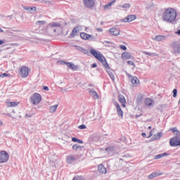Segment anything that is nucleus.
<instances>
[{"label": "nucleus", "instance_id": "nucleus-1", "mask_svg": "<svg viewBox=\"0 0 180 180\" xmlns=\"http://www.w3.org/2000/svg\"><path fill=\"white\" fill-rule=\"evenodd\" d=\"M162 20L167 23H174L176 20V11L172 8H165L162 13Z\"/></svg>", "mask_w": 180, "mask_h": 180}, {"label": "nucleus", "instance_id": "nucleus-19", "mask_svg": "<svg viewBox=\"0 0 180 180\" xmlns=\"http://www.w3.org/2000/svg\"><path fill=\"white\" fill-rule=\"evenodd\" d=\"M167 155H169L167 153H161L159 155H156L155 156V160H160V158H162L163 157H167Z\"/></svg>", "mask_w": 180, "mask_h": 180}, {"label": "nucleus", "instance_id": "nucleus-9", "mask_svg": "<svg viewBox=\"0 0 180 180\" xmlns=\"http://www.w3.org/2000/svg\"><path fill=\"white\" fill-rule=\"evenodd\" d=\"M79 157L78 155H68L67 157L66 161L68 164H72L74 161H77L78 160Z\"/></svg>", "mask_w": 180, "mask_h": 180}, {"label": "nucleus", "instance_id": "nucleus-44", "mask_svg": "<svg viewBox=\"0 0 180 180\" xmlns=\"http://www.w3.org/2000/svg\"><path fill=\"white\" fill-rule=\"evenodd\" d=\"M177 94H178V90H176V89H174L173 90V98H176Z\"/></svg>", "mask_w": 180, "mask_h": 180}, {"label": "nucleus", "instance_id": "nucleus-6", "mask_svg": "<svg viewBox=\"0 0 180 180\" xmlns=\"http://www.w3.org/2000/svg\"><path fill=\"white\" fill-rule=\"evenodd\" d=\"M169 144L172 147H178L180 146V136H174L169 141Z\"/></svg>", "mask_w": 180, "mask_h": 180}, {"label": "nucleus", "instance_id": "nucleus-57", "mask_svg": "<svg viewBox=\"0 0 180 180\" xmlns=\"http://www.w3.org/2000/svg\"><path fill=\"white\" fill-rule=\"evenodd\" d=\"M4 124V122H2V120H0V126H2Z\"/></svg>", "mask_w": 180, "mask_h": 180}, {"label": "nucleus", "instance_id": "nucleus-30", "mask_svg": "<svg viewBox=\"0 0 180 180\" xmlns=\"http://www.w3.org/2000/svg\"><path fill=\"white\" fill-rule=\"evenodd\" d=\"M107 72H108L110 78H111L112 81L115 82V75H113V72H112L110 70H107Z\"/></svg>", "mask_w": 180, "mask_h": 180}, {"label": "nucleus", "instance_id": "nucleus-35", "mask_svg": "<svg viewBox=\"0 0 180 180\" xmlns=\"http://www.w3.org/2000/svg\"><path fill=\"white\" fill-rule=\"evenodd\" d=\"M81 148H82V147H81V146H79L77 144H75L72 146V149L75 150V151H77V150H81Z\"/></svg>", "mask_w": 180, "mask_h": 180}, {"label": "nucleus", "instance_id": "nucleus-34", "mask_svg": "<svg viewBox=\"0 0 180 180\" xmlns=\"http://www.w3.org/2000/svg\"><path fill=\"white\" fill-rule=\"evenodd\" d=\"M105 151H108V153H112V151H115V146H110L105 148Z\"/></svg>", "mask_w": 180, "mask_h": 180}, {"label": "nucleus", "instance_id": "nucleus-12", "mask_svg": "<svg viewBox=\"0 0 180 180\" xmlns=\"http://www.w3.org/2000/svg\"><path fill=\"white\" fill-rule=\"evenodd\" d=\"M109 32L112 36H119L120 34V30L112 27L109 30Z\"/></svg>", "mask_w": 180, "mask_h": 180}, {"label": "nucleus", "instance_id": "nucleus-33", "mask_svg": "<svg viewBox=\"0 0 180 180\" xmlns=\"http://www.w3.org/2000/svg\"><path fill=\"white\" fill-rule=\"evenodd\" d=\"M18 105H19V103L15 102V101L10 102L8 103V106L11 107V108H15V107L18 106Z\"/></svg>", "mask_w": 180, "mask_h": 180}, {"label": "nucleus", "instance_id": "nucleus-5", "mask_svg": "<svg viewBox=\"0 0 180 180\" xmlns=\"http://www.w3.org/2000/svg\"><path fill=\"white\" fill-rule=\"evenodd\" d=\"M9 160V155L5 150H2L0 152V164H4L5 162H8Z\"/></svg>", "mask_w": 180, "mask_h": 180}, {"label": "nucleus", "instance_id": "nucleus-26", "mask_svg": "<svg viewBox=\"0 0 180 180\" xmlns=\"http://www.w3.org/2000/svg\"><path fill=\"white\" fill-rule=\"evenodd\" d=\"M118 99H119V102H120V103H126V98H124V96L120 95L118 96Z\"/></svg>", "mask_w": 180, "mask_h": 180}, {"label": "nucleus", "instance_id": "nucleus-20", "mask_svg": "<svg viewBox=\"0 0 180 180\" xmlns=\"http://www.w3.org/2000/svg\"><path fill=\"white\" fill-rule=\"evenodd\" d=\"M170 131H173L175 137H179L180 132L176 128H171Z\"/></svg>", "mask_w": 180, "mask_h": 180}, {"label": "nucleus", "instance_id": "nucleus-48", "mask_svg": "<svg viewBox=\"0 0 180 180\" xmlns=\"http://www.w3.org/2000/svg\"><path fill=\"white\" fill-rule=\"evenodd\" d=\"M120 49H121V50H124V51L127 50V47H126V46H124V45H120Z\"/></svg>", "mask_w": 180, "mask_h": 180}, {"label": "nucleus", "instance_id": "nucleus-18", "mask_svg": "<svg viewBox=\"0 0 180 180\" xmlns=\"http://www.w3.org/2000/svg\"><path fill=\"white\" fill-rule=\"evenodd\" d=\"M162 136V132H158V134H155L152 137V141H155V140H159V139H161V136Z\"/></svg>", "mask_w": 180, "mask_h": 180}, {"label": "nucleus", "instance_id": "nucleus-15", "mask_svg": "<svg viewBox=\"0 0 180 180\" xmlns=\"http://www.w3.org/2000/svg\"><path fill=\"white\" fill-rule=\"evenodd\" d=\"M89 94L94 99H99V95H98V93L96 91L94 90H89Z\"/></svg>", "mask_w": 180, "mask_h": 180}, {"label": "nucleus", "instance_id": "nucleus-59", "mask_svg": "<svg viewBox=\"0 0 180 180\" xmlns=\"http://www.w3.org/2000/svg\"><path fill=\"white\" fill-rule=\"evenodd\" d=\"M122 106H123L124 108H126V105H124V103H122Z\"/></svg>", "mask_w": 180, "mask_h": 180}, {"label": "nucleus", "instance_id": "nucleus-58", "mask_svg": "<svg viewBox=\"0 0 180 180\" xmlns=\"http://www.w3.org/2000/svg\"><path fill=\"white\" fill-rule=\"evenodd\" d=\"M0 32H1V33H4V30H1V29L0 28Z\"/></svg>", "mask_w": 180, "mask_h": 180}, {"label": "nucleus", "instance_id": "nucleus-10", "mask_svg": "<svg viewBox=\"0 0 180 180\" xmlns=\"http://www.w3.org/2000/svg\"><path fill=\"white\" fill-rule=\"evenodd\" d=\"M114 105L117 108V113L119 117H123V110H122V108H120V105H119V103L115 101Z\"/></svg>", "mask_w": 180, "mask_h": 180}, {"label": "nucleus", "instance_id": "nucleus-16", "mask_svg": "<svg viewBox=\"0 0 180 180\" xmlns=\"http://www.w3.org/2000/svg\"><path fill=\"white\" fill-rule=\"evenodd\" d=\"M23 8L25 11H28V12H30V13H34V12H36L37 8L36 7H27V6H25L23 7Z\"/></svg>", "mask_w": 180, "mask_h": 180}, {"label": "nucleus", "instance_id": "nucleus-24", "mask_svg": "<svg viewBox=\"0 0 180 180\" xmlns=\"http://www.w3.org/2000/svg\"><path fill=\"white\" fill-rule=\"evenodd\" d=\"M77 34H78V30L77 29V27H75L70 34V37H75V36H77Z\"/></svg>", "mask_w": 180, "mask_h": 180}, {"label": "nucleus", "instance_id": "nucleus-25", "mask_svg": "<svg viewBox=\"0 0 180 180\" xmlns=\"http://www.w3.org/2000/svg\"><path fill=\"white\" fill-rule=\"evenodd\" d=\"M145 103L146 106H153V100L151 98H146Z\"/></svg>", "mask_w": 180, "mask_h": 180}, {"label": "nucleus", "instance_id": "nucleus-29", "mask_svg": "<svg viewBox=\"0 0 180 180\" xmlns=\"http://www.w3.org/2000/svg\"><path fill=\"white\" fill-rule=\"evenodd\" d=\"M89 35V34H86L85 32H82L80 34V37H82V39L83 40H88Z\"/></svg>", "mask_w": 180, "mask_h": 180}, {"label": "nucleus", "instance_id": "nucleus-56", "mask_svg": "<svg viewBox=\"0 0 180 180\" xmlns=\"http://www.w3.org/2000/svg\"><path fill=\"white\" fill-rule=\"evenodd\" d=\"M141 136H142V137H146L147 134L146 133H142Z\"/></svg>", "mask_w": 180, "mask_h": 180}, {"label": "nucleus", "instance_id": "nucleus-54", "mask_svg": "<svg viewBox=\"0 0 180 180\" xmlns=\"http://www.w3.org/2000/svg\"><path fill=\"white\" fill-rule=\"evenodd\" d=\"M176 34H178L179 36H180V30H178L176 32Z\"/></svg>", "mask_w": 180, "mask_h": 180}, {"label": "nucleus", "instance_id": "nucleus-2", "mask_svg": "<svg viewBox=\"0 0 180 180\" xmlns=\"http://www.w3.org/2000/svg\"><path fill=\"white\" fill-rule=\"evenodd\" d=\"M91 54L95 57L106 68L107 70H109V64H108V62L106 61V59L105 58V56L101 53V52H98L95 49H91L90 50Z\"/></svg>", "mask_w": 180, "mask_h": 180}, {"label": "nucleus", "instance_id": "nucleus-62", "mask_svg": "<svg viewBox=\"0 0 180 180\" xmlns=\"http://www.w3.org/2000/svg\"><path fill=\"white\" fill-rule=\"evenodd\" d=\"M101 25H103V22H101Z\"/></svg>", "mask_w": 180, "mask_h": 180}, {"label": "nucleus", "instance_id": "nucleus-53", "mask_svg": "<svg viewBox=\"0 0 180 180\" xmlns=\"http://www.w3.org/2000/svg\"><path fill=\"white\" fill-rule=\"evenodd\" d=\"M5 43V41L0 39V46H2Z\"/></svg>", "mask_w": 180, "mask_h": 180}, {"label": "nucleus", "instance_id": "nucleus-47", "mask_svg": "<svg viewBox=\"0 0 180 180\" xmlns=\"http://www.w3.org/2000/svg\"><path fill=\"white\" fill-rule=\"evenodd\" d=\"M144 54H146V56H157L156 53H150V52H143Z\"/></svg>", "mask_w": 180, "mask_h": 180}, {"label": "nucleus", "instance_id": "nucleus-60", "mask_svg": "<svg viewBox=\"0 0 180 180\" xmlns=\"http://www.w3.org/2000/svg\"><path fill=\"white\" fill-rule=\"evenodd\" d=\"M148 129H151V126L148 127Z\"/></svg>", "mask_w": 180, "mask_h": 180}, {"label": "nucleus", "instance_id": "nucleus-14", "mask_svg": "<svg viewBox=\"0 0 180 180\" xmlns=\"http://www.w3.org/2000/svg\"><path fill=\"white\" fill-rule=\"evenodd\" d=\"M167 37L165 35H158L153 39L156 41H164V40H167Z\"/></svg>", "mask_w": 180, "mask_h": 180}, {"label": "nucleus", "instance_id": "nucleus-42", "mask_svg": "<svg viewBox=\"0 0 180 180\" xmlns=\"http://www.w3.org/2000/svg\"><path fill=\"white\" fill-rule=\"evenodd\" d=\"M78 129H79L80 130H84V129H86V125H85V124L79 125L78 127Z\"/></svg>", "mask_w": 180, "mask_h": 180}, {"label": "nucleus", "instance_id": "nucleus-51", "mask_svg": "<svg viewBox=\"0 0 180 180\" xmlns=\"http://www.w3.org/2000/svg\"><path fill=\"white\" fill-rule=\"evenodd\" d=\"M43 90H44V91H49V86H44L43 87Z\"/></svg>", "mask_w": 180, "mask_h": 180}, {"label": "nucleus", "instance_id": "nucleus-61", "mask_svg": "<svg viewBox=\"0 0 180 180\" xmlns=\"http://www.w3.org/2000/svg\"><path fill=\"white\" fill-rule=\"evenodd\" d=\"M140 117V116H139V115H136V117Z\"/></svg>", "mask_w": 180, "mask_h": 180}, {"label": "nucleus", "instance_id": "nucleus-41", "mask_svg": "<svg viewBox=\"0 0 180 180\" xmlns=\"http://www.w3.org/2000/svg\"><path fill=\"white\" fill-rule=\"evenodd\" d=\"M80 51H81V53H83L84 54H88V53H89L88 50H86L82 47L81 48Z\"/></svg>", "mask_w": 180, "mask_h": 180}, {"label": "nucleus", "instance_id": "nucleus-3", "mask_svg": "<svg viewBox=\"0 0 180 180\" xmlns=\"http://www.w3.org/2000/svg\"><path fill=\"white\" fill-rule=\"evenodd\" d=\"M30 102L32 105H39L41 102V95L34 93L30 96Z\"/></svg>", "mask_w": 180, "mask_h": 180}, {"label": "nucleus", "instance_id": "nucleus-43", "mask_svg": "<svg viewBox=\"0 0 180 180\" xmlns=\"http://www.w3.org/2000/svg\"><path fill=\"white\" fill-rule=\"evenodd\" d=\"M72 180H84V179L82 176H77L76 177H74Z\"/></svg>", "mask_w": 180, "mask_h": 180}, {"label": "nucleus", "instance_id": "nucleus-8", "mask_svg": "<svg viewBox=\"0 0 180 180\" xmlns=\"http://www.w3.org/2000/svg\"><path fill=\"white\" fill-rule=\"evenodd\" d=\"M129 81L133 84L134 86H138L140 84V80L137 77H133L130 75H128Z\"/></svg>", "mask_w": 180, "mask_h": 180}, {"label": "nucleus", "instance_id": "nucleus-55", "mask_svg": "<svg viewBox=\"0 0 180 180\" xmlns=\"http://www.w3.org/2000/svg\"><path fill=\"white\" fill-rule=\"evenodd\" d=\"M151 136H153V131H151L149 134V136H148V139H150V137H151Z\"/></svg>", "mask_w": 180, "mask_h": 180}, {"label": "nucleus", "instance_id": "nucleus-32", "mask_svg": "<svg viewBox=\"0 0 180 180\" xmlns=\"http://www.w3.org/2000/svg\"><path fill=\"white\" fill-rule=\"evenodd\" d=\"M67 67L70 68V70H74L75 68V65L72 64V63H65Z\"/></svg>", "mask_w": 180, "mask_h": 180}, {"label": "nucleus", "instance_id": "nucleus-63", "mask_svg": "<svg viewBox=\"0 0 180 180\" xmlns=\"http://www.w3.org/2000/svg\"><path fill=\"white\" fill-rule=\"evenodd\" d=\"M34 1H40V0H34Z\"/></svg>", "mask_w": 180, "mask_h": 180}, {"label": "nucleus", "instance_id": "nucleus-49", "mask_svg": "<svg viewBox=\"0 0 180 180\" xmlns=\"http://www.w3.org/2000/svg\"><path fill=\"white\" fill-rule=\"evenodd\" d=\"M74 47H75V49L77 50L78 51H81V49L82 47L79 46H77V45H75Z\"/></svg>", "mask_w": 180, "mask_h": 180}, {"label": "nucleus", "instance_id": "nucleus-40", "mask_svg": "<svg viewBox=\"0 0 180 180\" xmlns=\"http://www.w3.org/2000/svg\"><path fill=\"white\" fill-rule=\"evenodd\" d=\"M122 8H124V9H129V8H130V4L129 3H127V4H124Z\"/></svg>", "mask_w": 180, "mask_h": 180}, {"label": "nucleus", "instance_id": "nucleus-23", "mask_svg": "<svg viewBox=\"0 0 180 180\" xmlns=\"http://www.w3.org/2000/svg\"><path fill=\"white\" fill-rule=\"evenodd\" d=\"M115 2H116V0H112L111 2H110L107 5H105L104 6V9L105 11H108V9H109V8H110V6H112V5H113V4H115Z\"/></svg>", "mask_w": 180, "mask_h": 180}, {"label": "nucleus", "instance_id": "nucleus-28", "mask_svg": "<svg viewBox=\"0 0 180 180\" xmlns=\"http://www.w3.org/2000/svg\"><path fill=\"white\" fill-rule=\"evenodd\" d=\"M49 26H51V27H60L61 25L59 22H53L49 23Z\"/></svg>", "mask_w": 180, "mask_h": 180}, {"label": "nucleus", "instance_id": "nucleus-46", "mask_svg": "<svg viewBox=\"0 0 180 180\" xmlns=\"http://www.w3.org/2000/svg\"><path fill=\"white\" fill-rule=\"evenodd\" d=\"M127 63V64H129V65H132L133 67H134L136 65L134 62H133L131 60H128Z\"/></svg>", "mask_w": 180, "mask_h": 180}, {"label": "nucleus", "instance_id": "nucleus-4", "mask_svg": "<svg viewBox=\"0 0 180 180\" xmlns=\"http://www.w3.org/2000/svg\"><path fill=\"white\" fill-rule=\"evenodd\" d=\"M172 53L173 54H180V41H174L172 43Z\"/></svg>", "mask_w": 180, "mask_h": 180}, {"label": "nucleus", "instance_id": "nucleus-17", "mask_svg": "<svg viewBox=\"0 0 180 180\" xmlns=\"http://www.w3.org/2000/svg\"><path fill=\"white\" fill-rule=\"evenodd\" d=\"M123 60H130L131 58V55L128 52H124L122 54Z\"/></svg>", "mask_w": 180, "mask_h": 180}, {"label": "nucleus", "instance_id": "nucleus-50", "mask_svg": "<svg viewBox=\"0 0 180 180\" xmlns=\"http://www.w3.org/2000/svg\"><path fill=\"white\" fill-rule=\"evenodd\" d=\"M96 67H98V65L96 63H93L91 65V68H96Z\"/></svg>", "mask_w": 180, "mask_h": 180}, {"label": "nucleus", "instance_id": "nucleus-31", "mask_svg": "<svg viewBox=\"0 0 180 180\" xmlns=\"http://www.w3.org/2000/svg\"><path fill=\"white\" fill-rule=\"evenodd\" d=\"M72 141H73V143H79V144H82L84 143V141L75 137L72 138Z\"/></svg>", "mask_w": 180, "mask_h": 180}, {"label": "nucleus", "instance_id": "nucleus-45", "mask_svg": "<svg viewBox=\"0 0 180 180\" xmlns=\"http://www.w3.org/2000/svg\"><path fill=\"white\" fill-rule=\"evenodd\" d=\"M6 77H9V74L7 73H3L0 75V78H5Z\"/></svg>", "mask_w": 180, "mask_h": 180}, {"label": "nucleus", "instance_id": "nucleus-39", "mask_svg": "<svg viewBox=\"0 0 180 180\" xmlns=\"http://www.w3.org/2000/svg\"><path fill=\"white\" fill-rule=\"evenodd\" d=\"M153 8V2L150 1L149 4H147L146 9H151Z\"/></svg>", "mask_w": 180, "mask_h": 180}, {"label": "nucleus", "instance_id": "nucleus-13", "mask_svg": "<svg viewBox=\"0 0 180 180\" xmlns=\"http://www.w3.org/2000/svg\"><path fill=\"white\" fill-rule=\"evenodd\" d=\"M136 19V15H131L127 16L125 18L122 20V22H133V20H135Z\"/></svg>", "mask_w": 180, "mask_h": 180}, {"label": "nucleus", "instance_id": "nucleus-36", "mask_svg": "<svg viewBox=\"0 0 180 180\" xmlns=\"http://www.w3.org/2000/svg\"><path fill=\"white\" fill-rule=\"evenodd\" d=\"M155 176H157V173H152L148 176V179H153L154 178H155Z\"/></svg>", "mask_w": 180, "mask_h": 180}, {"label": "nucleus", "instance_id": "nucleus-22", "mask_svg": "<svg viewBox=\"0 0 180 180\" xmlns=\"http://www.w3.org/2000/svg\"><path fill=\"white\" fill-rule=\"evenodd\" d=\"M115 2H116V0H112L111 2H110L107 5H105L104 6V9L105 11H108V9H109V8H110V6H112V5H113V4H115Z\"/></svg>", "mask_w": 180, "mask_h": 180}, {"label": "nucleus", "instance_id": "nucleus-38", "mask_svg": "<svg viewBox=\"0 0 180 180\" xmlns=\"http://www.w3.org/2000/svg\"><path fill=\"white\" fill-rule=\"evenodd\" d=\"M37 26H41L42 25H46V21H37L36 22Z\"/></svg>", "mask_w": 180, "mask_h": 180}, {"label": "nucleus", "instance_id": "nucleus-37", "mask_svg": "<svg viewBox=\"0 0 180 180\" xmlns=\"http://www.w3.org/2000/svg\"><path fill=\"white\" fill-rule=\"evenodd\" d=\"M88 40H96V37L92 34H89V37H87Z\"/></svg>", "mask_w": 180, "mask_h": 180}, {"label": "nucleus", "instance_id": "nucleus-52", "mask_svg": "<svg viewBox=\"0 0 180 180\" xmlns=\"http://www.w3.org/2000/svg\"><path fill=\"white\" fill-rule=\"evenodd\" d=\"M96 30L98 32H103V30L102 28H96Z\"/></svg>", "mask_w": 180, "mask_h": 180}, {"label": "nucleus", "instance_id": "nucleus-11", "mask_svg": "<svg viewBox=\"0 0 180 180\" xmlns=\"http://www.w3.org/2000/svg\"><path fill=\"white\" fill-rule=\"evenodd\" d=\"M84 4L86 8H94L95 0H84Z\"/></svg>", "mask_w": 180, "mask_h": 180}, {"label": "nucleus", "instance_id": "nucleus-64", "mask_svg": "<svg viewBox=\"0 0 180 180\" xmlns=\"http://www.w3.org/2000/svg\"><path fill=\"white\" fill-rule=\"evenodd\" d=\"M54 32H56V30H54Z\"/></svg>", "mask_w": 180, "mask_h": 180}, {"label": "nucleus", "instance_id": "nucleus-21", "mask_svg": "<svg viewBox=\"0 0 180 180\" xmlns=\"http://www.w3.org/2000/svg\"><path fill=\"white\" fill-rule=\"evenodd\" d=\"M98 171L99 172H101V174H106V168L103 165H98Z\"/></svg>", "mask_w": 180, "mask_h": 180}, {"label": "nucleus", "instance_id": "nucleus-27", "mask_svg": "<svg viewBox=\"0 0 180 180\" xmlns=\"http://www.w3.org/2000/svg\"><path fill=\"white\" fill-rule=\"evenodd\" d=\"M57 108H58V105H52L50 107L49 112L51 113H54L56 110H57Z\"/></svg>", "mask_w": 180, "mask_h": 180}, {"label": "nucleus", "instance_id": "nucleus-7", "mask_svg": "<svg viewBox=\"0 0 180 180\" xmlns=\"http://www.w3.org/2000/svg\"><path fill=\"white\" fill-rule=\"evenodd\" d=\"M19 74L22 78H27L29 77V69L26 66H22L20 70Z\"/></svg>", "mask_w": 180, "mask_h": 180}]
</instances>
